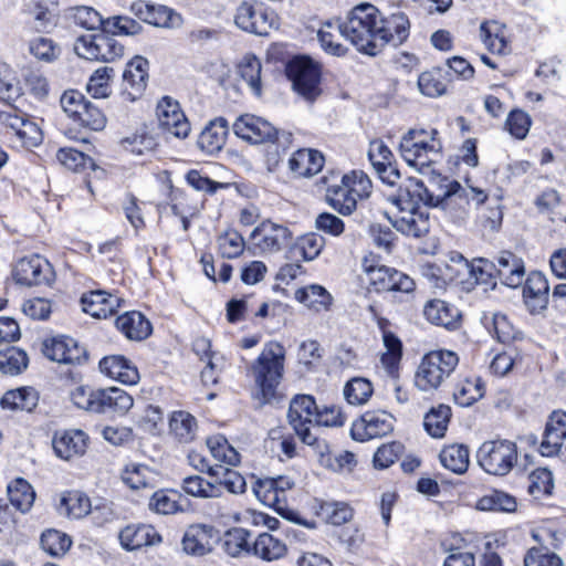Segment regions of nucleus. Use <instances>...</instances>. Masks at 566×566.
I'll use <instances>...</instances> for the list:
<instances>
[{
	"mask_svg": "<svg viewBox=\"0 0 566 566\" xmlns=\"http://www.w3.org/2000/svg\"><path fill=\"white\" fill-rule=\"evenodd\" d=\"M96 410L98 413H118L127 412L134 403L133 398L123 389L112 387L97 390Z\"/></svg>",
	"mask_w": 566,
	"mask_h": 566,
	"instance_id": "29",
	"label": "nucleus"
},
{
	"mask_svg": "<svg viewBox=\"0 0 566 566\" xmlns=\"http://www.w3.org/2000/svg\"><path fill=\"white\" fill-rule=\"evenodd\" d=\"M159 534L150 525H128L119 533L122 546L127 551H135L144 546L160 542Z\"/></svg>",
	"mask_w": 566,
	"mask_h": 566,
	"instance_id": "30",
	"label": "nucleus"
},
{
	"mask_svg": "<svg viewBox=\"0 0 566 566\" xmlns=\"http://www.w3.org/2000/svg\"><path fill=\"white\" fill-rule=\"evenodd\" d=\"M374 392L371 382L363 377H354L344 387V396L348 403L365 405Z\"/></svg>",
	"mask_w": 566,
	"mask_h": 566,
	"instance_id": "55",
	"label": "nucleus"
},
{
	"mask_svg": "<svg viewBox=\"0 0 566 566\" xmlns=\"http://www.w3.org/2000/svg\"><path fill=\"white\" fill-rule=\"evenodd\" d=\"M122 479L132 490L153 489L155 486V473L144 464L127 465L122 473Z\"/></svg>",
	"mask_w": 566,
	"mask_h": 566,
	"instance_id": "50",
	"label": "nucleus"
},
{
	"mask_svg": "<svg viewBox=\"0 0 566 566\" xmlns=\"http://www.w3.org/2000/svg\"><path fill=\"white\" fill-rule=\"evenodd\" d=\"M10 503L19 511L27 512L31 509L35 493L29 482L24 479H17L8 485Z\"/></svg>",
	"mask_w": 566,
	"mask_h": 566,
	"instance_id": "51",
	"label": "nucleus"
},
{
	"mask_svg": "<svg viewBox=\"0 0 566 566\" xmlns=\"http://www.w3.org/2000/svg\"><path fill=\"white\" fill-rule=\"evenodd\" d=\"M73 20L75 24L87 30H97L105 28V20L99 12L92 7L81 6L73 9Z\"/></svg>",
	"mask_w": 566,
	"mask_h": 566,
	"instance_id": "64",
	"label": "nucleus"
},
{
	"mask_svg": "<svg viewBox=\"0 0 566 566\" xmlns=\"http://www.w3.org/2000/svg\"><path fill=\"white\" fill-rule=\"evenodd\" d=\"M295 298L315 312L328 310L332 303L331 294L316 284L296 290Z\"/></svg>",
	"mask_w": 566,
	"mask_h": 566,
	"instance_id": "42",
	"label": "nucleus"
},
{
	"mask_svg": "<svg viewBox=\"0 0 566 566\" xmlns=\"http://www.w3.org/2000/svg\"><path fill=\"white\" fill-rule=\"evenodd\" d=\"M116 327L132 340H143L151 334L149 321L139 312H127L116 318Z\"/></svg>",
	"mask_w": 566,
	"mask_h": 566,
	"instance_id": "33",
	"label": "nucleus"
},
{
	"mask_svg": "<svg viewBox=\"0 0 566 566\" xmlns=\"http://www.w3.org/2000/svg\"><path fill=\"white\" fill-rule=\"evenodd\" d=\"M394 429V418L386 411H367L352 430L356 440L374 439L390 433Z\"/></svg>",
	"mask_w": 566,
	"mask_h": 566,
	"instance_id": "19",
	"label": "nucleus"
},
{
	"mask_svg": "<svg viewBox=\"0 0 566 566\" xmlns=\"http://www.w3.org/2000/svg\"><path fill=\"white\" fill-rule=\"evenodd\" d=\"M441 464L457 474H462L469 467V449L463 444H452L443 448L440 452Z\"/></svg>",
	"mask_w": 566,
	"mask_h": 566,
	"instance_id": "44",
	"label": "nucleus"
},
{
	"mask_svg": "<svg viewBox=\"0 0 566 566\" xmlns=\"http://www.w3.org/2000/svg\"><path fill=\"white\" fill-rule=\"evenodd\" d=\"M285 348L277 342L264 345L259 357L251 364L249 373L260 389L263 402L271 401L276 394L284 371Z\"/></svg>",
	"mask_w": 566,
	"mask_h": 566,
	"instance_id": "1",
	"label": "nucleus"
},
{
	"mask_svg": "<svg viewBox=\"0 0 566 566\" xmlns=\"http://www.w3.org/2000/svg\"><path fill=\"white\" fill-rule=\"evenodd\" d=\"M423 176L428 177V185L426 189L428 191L427 207L434 208L437 203L444 197V192L450 191L454 184L459 181L453 180L447 176H442L429 166V169H424Z\"/></svg>",
	"mask_w": 566,
	"mask_h": 566,
	"instance_id": "39",
	"label": "nucleus"
},
{
	"mask_svg": "<svg viewBox=\"0 0 566 566\" xmlns=\"http://www.w3.org/2000/svg\"><path fill=\"white\" fill-rule=\"evenodd\" d=\"M13 279L22 285L50 284L53 280L51 264L40 255L24 256L13 268Z\"/></svg>",
	"mask_w": 566,
	"mask_h": 566,
	"instance_id": "12",
	"label": "nucleus"
},
{
	"mask_svg": "<svg viewBox=\"0 0 566 566\" xmlns=\"http://www.w3.org/2000/svg\"><path fill=\"white\" fill-rule=\"evenodd\" d=\"M113 74V67L103 66L97 69L88 80V83L86 85L87 92L94 98L107 97L111 93L109 80Z\"/></svg>",
	"mask_w": 566,
	"mask_h": 566,
	"instance_id": "63",
	"label": "nucleus"
},
{
	"mask_svg": "<svg viewBox=\"0 0 566 566\" xmlns=\"http://www.w3.org/2000/svg\"><path fill=\"white\" fill-rule=\"evenodd\" d=\"M386 216L392 227L402 234L420 238L429 231V216L419 209L398 210L394 218Z\"/></svg>",
	"mask_w": 566,
	"mask_h": 566,
	"instance_id": "24",
	"label": "nucleus"
},
{
	"mask_svg": "<svg viewBox=\"0 0 566 566\" xmlns=\"http://www.w3.org/2000/svg\"><path fill=\"white\" fill-rule=\"evenodd\" d=\"M528 493L535 500L551 496L554 490L552 472L546 468H538L528 475Z\"/></svg>",
	"mask_w": 566,
	"mask_h": 566,
	"instance_id": "53",
	"label": "nucleus"
},
{
	"mask_svg": "<svg viewBox=\"0 0 566 566\" xmlns=\"http://www.w3.org/2000/svg\"><path fill=\"white\" fill-rule=\"evenodd\" d=\"M71 538L56 530H49L41 536V547L52 556H62L71 547Z\"/></svg>",
	"mask_w": 566,
	"mask_h": 566,
	"instance_id": "62",
	"label": "nucleus"
},
{
	"mask_svg": "<svg viewBox=\"0 0 566 566\" xmlns=\"http://www.w3.org/2000/svg\"><path fill=\"white\" fill-rule=\"evenodd\" d=\"M496 276L509 287H518L524 282V261L510 251H501L496 256Z\"/></svg>",
	"mask_w": 566,
	"mask_h": 566,
	"instance_id": "22",
	"label": "nucleus"
},
{
	"mask_svg": "<svg viewBox=\"0 0 566 566\" xmlns=\"http://www.w3.org/2000/svg\"><path fill=\"white\" fill-rule=\"evenodd\" d=\"M379 10L369 3L356 6L345 22L337 25L338 32L349 40L358 51L376 55V30Z\"/></svg>",
	"mask_w": 566,
	"mask_h": 566,
	"instance_id": "2",
	"label": "nucleus"
},
{
	"mask_svg": "<svg viewBox=\"0 0 566 566\" xmlns=\"http://www.w3.org/2000/svg\"><path fill=\"white\" fill-rule=\"evenodd\" d=\"M294 486V482L289 476L279 475L276 478H266L260 480L254 488V493L264 504H273L277 502L275 490L277 492H286Z\"/></svg>",
	"mask_w": 566,
	"mask_h": 566,
	"instance_id": "40",
	"label": "nucleus"
},
{
	"mask_svg": "<svg viewBox=\"0 0 566 566\" xmlns=\"http://www.w3.org/2000/svg\"><path fill=\"white\" fill-rule=\"evenodd\" d=\"M148 78V61L142 56H135L123 73L125 91L132 99H136L146 88Z\"/></svg>",
	"mask_w": 566,
	"mask_h": 566,
	"instance_id": "27",
	"label": "nucleus"
},
{
	"mask_svg": "<svg viewBox=\"0 0 566 566\" xmlns=\"http://www.w3.org/2000/svg\"><path fill=\"white\" fill-rule=\"evenodd\" d=\"M516 499L509 493L493 490L483 495L476 502V509L480 511H494L513 513L516 511Z\"/></svg>",
	"mask_w": 566,
	"mask_h": 566,
	"instance_id": "49",
	"label": "nucleus"
},
{
	"mask_svg": "<svg viewBox=\"0 0 566 566\" xmlns=\"http://www.w3.org/2000/svg\"><path fill=\"white\" fill-rule=\"evenodd\" d=\"M325 245V240L317 233H308L301 237L291 248L292 256L301 255L304 261L316 259Z\"/></svg>",
	"mask_w": 566,
	"mask_h": 566,
	"instance_id": "54",
	"label": "nucleus"
},
{
	"mask_svg": "<svg viewBox=\"0 0 566 566\" xmlns=\"http://www.w3.org/2000/svg\"><path fill=\"white\" fill-rule=\"evenodd\" d=\"M251 533L242 527H234L224 534L223 548L231 557L252 553Z\"/></svg>",
	"mask_w": 566,
	"mask_h": 566,
	"instance_id": "43",
	"label": "nucleus"
},
{
	"mask_svg": "<svg viewBox=\"0 0 566 566\" xmlns=\"http://www.w3.org/2000/svg\"><path fill=\"white\" fill-rule=\"evenodd\" d=\"M159 127L178 138H186L190 133V124L177 101L169 96L163 97L156 107Z\"/></svg>",
	"mask_w": 566,
	"mask_h": 566,
	"instance_id": "14",
	"label": "nucleus"
},
{
	"mask_svg": "<svg viewBox=\"0 0 566 566\" xmlns=\"http://www.w3.org/2000/svg\"><path fill=\"white\" fill-rule=\"evenodd\" d=\"M457 271L468 272V276L474 279L478 284H491L496 276L495 263L486 259H476L469 262L463 255H457Z\"/></svg>",
	"mask_w": 566,
	"mask_h": 566,
	"instance_id": "35",
	"label": "nucleus"
},
{
	"mask_svg": "<svg viewBox=\"0 0 566 566\" xmlns=\"http://www.w3.org/2000/svg\"><path fill=\"white\" fill-rule=\"evenodd\" d=\"M291 231L283 224L270 220L263 221L251 233L253 244L264 253L283 249L291 240Z\"/></svg>",
	"mask_w": 566,
	"mask_h": 566,
	"instance_id": "15",
	"label": "nucleus"
},
{
	"mask_svg": "<svg viewBox=\"0 0 566 566\" xmlns=\"http://www.w3.org/2000/svg\"><path fill=\"white\" fill-rule=\"evenodd\" d=\"M376 30V54L386 45L398 46L409 36L410 22L402 12L392 13L384 18L379 13Z\"/></svg>",
	"mask_w": 566,
	"mask_h": 566,
	"instance_id": "13",
	"label": "nucleus"
},
{
	"mask_svg": "<svg viewBox=\"0 0 566 566\" xmlns=\"http://www.w3.org/2000/svg\"><path fill=\"white\" fill-rule=\"evenodd\" d=\"M99 369L108 377L126 385H135L139 380L136 366L122 355L104 357L99 361Z\"/></svg>",
	"mask_w": 566,
	"mask_h": 566,
	"instance_id": "25",
	"label": "nucleus"
},
{
	"mask_svg": "<svg viewBox=\"0 0 566 566\" xmlns=\"http://www.w3.org/2000/svg\"><path fill=\"white\" fill-rule=\"evenodd\" d=\"M548 282L541 272H531L525 280L523 297L531 313H538L548 304Z\"/></svg>",
	"mask_w": 566,
	"mask_h": 566,
	"instance_id": "23",
	"label": "nucleus"
},
{
	"mask_svg": "<svg viewBox=\"0 0 566 566\" xmlns=\"http://www.w3.org/2000/svg\"><path fill=\"white\" fill-rule=\"evenodd\" d=\"M488 195L480 188H464L460 182L454 184L450 191L437 203L438 208L452 218L462 219L468 212L471 202L476 206L484 203Z\"/></svg>",
	"mask_w": 566,
	"mask_h": 566,
	"instance_id": "9",
	"label": "nucleus"
},
{
	"mask_svg": "<svg viewBox=\"0 0 566 566\" xmlns=\"http://www.w3.org/2000/svg\"><path fill=\"white\" fill-rule=\"evenodd\" d=\"M171 433L182 443L191 442L197 433V421L186 411H175L169 421Z\"/></svg>",
	"mask_w": 566,
	"mask_h": 566,
	"instance_id": "47",
	"label": "nucleus"
},
{
	"mask_svg": "<svg viewBox=\"0 0 566 566\" xmlns=\"http://www.w3.org/2000/svg\"><path fill=\"white\" fill-rule=\"evenodd\" d=\"M181 15L166 6H151L148 24L158 28L178 29L182 25Z\"/></svg>",
	"mask_w": 566,
	"mask_h": 566,
	"instance_id": "60",
	"label": "nucleus"
},
{
	"mask_svg": "<svg viewBox=\"0 0 566 566\" xmlns=\"http://www.w3.org/2000/svg\"><path fill=\"white\" fill-rule=\"evenodd\" d=\"M233 132L238 137L253 144L273 142L277 136V130L271 123L250 114L242 115L234 122Z\"/></svg>",
	"mask_w": 566,
	"mask_h": 566,
	"instance_id": "16",
	"label": "nucleus"
},
{
	"mask_svg": "<svg viewBox=\"0 0 566 566\" xmlns=\"http://www.w3.org/2000/svg\"><path fill=\"white\" fill-rule=\"evenodd\" d=\"M459 364L457 353L438 349L427 353L415 375V385L421 391H432L440 388L452 375Z\"/></svg>",
	"mask_w": 566,
	"mask_h": 566,
	"instance_id": "3",
	"label": "nucleus"
},
{
	"mask_svg": "<svg viewBox=\"0 0 566 566\" xmlns=\"http://www.w3.org/2000/svg\"><path fill=\"white\" fill-rule=\"evenodd\" d=\"M326 201L339 213L350 214L357 206L345 177H342L340 184L332 185L326 191Z\"/></svg>",
	"mask_w": 566,
	"mask_h": 566,
	"instance_id": "37",
	"label": "nucleus"
},
{
	"mask_svg": "<svg viewBox=\"0 0 566 566\" xmlns=\"http://www.w3.org/2000/svg\"><path fill=\"white\" fill-rule=\"evenodd\" d=\"M450 416L451 409L448 406L440 405L438 408H432L424 416V429L433 438L443 437L448 427Z\"/></svg>",
	"mask_w": 566,
	"mask_h": 566,
	"instance_id": "57",
	"label": "nucleus"
},
{
	"mask_svg": "<svg viewBox=\"0 0 566 566\" xmlns=\"http://www.w3.org/2000/svg\"><path fill=\"white\" fill-rule=\"evenodd\" d=\"M286 75L293 88L308 101H314L321 93V69L307 56H295L286 65Z\"/></svg>",
	"mask_w": 566,
	"mask_h": 566,
	"instance_id": "7",
	"label": "nucleus"
},
{
	"mask_svg": "<svg viewBox=\"0 0 566 566\" xmlns=\"http://www.w3.org/2000/svg\"><path fill=\"white\" fill-rule=\"evenodd\" d=\"M235 24L243 31L264 36L276 29L279 22L273 11L243 2L237 10Z\"/></svg>",
	"mask_w": 566,
	"mask_h": 566,
	"instance_id": "10",
	"label": "nucleus"
},
{
	"mask_svg": "<svg viewBox=\"0 0 566 566\" xmlns=\"http://www.w3.org/2000/svg\"><path fill=\"white\" fill-rule=\"evenodd\" d=\"M75 53L85 60L111 62L123 56L124 46L112 32L80 36L74 44Z\"/></svg>",
	"mask_w": 566,
	"mask_h": 566,
	"instance_id": "6",
	"label": "nucleus"
},
{
	"mask_svg": "<svg viewBox=\"0 0 566 566\" xmlns=\"http://www.w3.org/2000/svg\"><path fill=\"white\" fill-rule=\"evenodd\" d=\"M437 130L430 133L424 129H410L401 138L399 148L402 158L410 166L416 167L421 174L431 165L430 153H437L439 144L434 140Z\"/></svg>",
	"mask_w": 566,
	"mask_h": 566,
	"instance_id": "5",
	"label": "nucleus"
},
{
	"mask_svg": "<svg viewBox=\"0 0 566 566\" xmlns=\"http://www.w3.org/2000/svg\"><path fill=\"white\" fill-rule=\"evenodd\" d=\"M450 82L451 77L448 70L433 67L419 75L418 87L428 97H439L447 94Z\"/></svg>",
	"mask_w": 566,
	"mask_h": 566,
	"instance_id": "32",
	"label": "nucleus"
},
{
	"mask_svg": "<svg viewBox=\"0 0 566 566\" xmlns=\"http://www.w3.org/2000/svg\"><path fill=\"white\" fill-rule=\"evenodd\" d=\"M324 163L321 153L313 149H300L289 159V168L295 177H308L317 174Z\"/></svg>",
	"mask_w": 566,
	"mask_h": 566,
	"instance_id": "31",
	"label": "nucleus"
},
{
	"mask_svg": "<svg viewBox=\"0 0 566 566\" xmlns=\"http://www.w3.org/2000/svg\"><path fill=\"white\" fill-rule=\"evenodd\" d=\"M219 252L223 258L234 259L242 254L244 251L243 237L233 229H229L218 237Z\"/></svg>",
	"mask_w": 566,
	"mask_h": 566,
	"instance_id": "59",
	"label": "nucleus"
},
{
	"mask_svg": "<svg viewBox=\"0 0 566 566\" xmlns=\"http://www.w3.org/2000/svg\"><path fill=\"white\" fill-rule=\"evenodd\" d=\"M212 457L218 461L230 465H237L240 462L238 451L228 442L226 437L216 434L209 437L206 441Z\"/></svg>",
	"mask_w": 566,
	"mask_h": 566,
	"instance_id": "56",
	"label": "nucleus"
},
{
	"mask_svg": "<svg viewBox=\"0 0 566 566\" xmlns=\"http://www.w3.org/2000/svg\"><path fill=\"white\" fill-rule=\"evenodd\" d=\"M252 554L265 562L277 560L286 554V545L272 534L262 533L252 543Z\"/></svg>",
	"mask_w": 566,
	"mask_h": 566,
	"instance_id": "38",
	"label": "nucleus"
},
{
	"mask_svg": "<svg viewBox=\"0 0 566 566\" xmlns=\"http://www.w3.org/2000/svg\"><path fill=\"white\" fill-rule=\"evenodd\" d=\"M87 437L82 430L55 433L52 444L56 455L64 460L82 455L86 450Z\"/></svg>",
	"mask_w": 566,
	"mask_h": 566,
	"instance_id": "28",
	"label": "nucleus"
},
{
	"mask_svg": "<svg viewBox=\"0 0 566 566\" xmlns=\"http://www.w3.org/2000/svg\"><path fill=\"white\" fill-rule=\"evenodd\" d=\"M59 510L69 517L82 518L92 511L88 496L78 491L67 492L61 497Z\"/></svg>",
	"mask_w": 566,
	"mask_h": 566,
	"instance_id": "48",
	"label": "nucleus"
},
{
	"mask_svg": "<svg viewBox=\"0 0 566 566\" xmlns=\"http://www.w3.org/2000/svg\"><path fill=\"white\" fill-rule=\"evenodd\" d=\"M539 451L544 457L557 455L566 461V412L556 410L551 413Z\"/></svg>",
	"mask_w": 566,
	"mask_h": 566,
	"instance_id": "11",
	"label": "nucleus"
},
{
	"mask_svg": "<svg viewBox=\"0 0 566 566\" xmlns=\"http://www.w3.org/2000/svg\"><path fill=\"white\" fill-rule=\"evenodd\" d=\"M423 314L430 323L448 329L455 328L460 317L458 308L441 300L429 301L424 305Z\"/></svg>",
	"mask_w": 566,
	"mask_h": 566,
	"instance_id": "36",
	"label": "nucleus"
},
{
	"mask_svg": "<svg viewBox=\"0 0 566 566\" xmlns=\"http://www.w3.org/2000/svg\"><path fill=\"white\" fill-rule=\"evenodd\" d=\"M28 366L25 352L18 347H8L0 352V371L8 375H18Z\"/></svg>",
	"mask_w": 566,
	"mask_h": 566,
	"instance_id": "58",
	"label": "nucleus"
},
{
	"mask_svg": "<svg viewBox=\"0 0 566 566\" xmlns=\"http://www.w3.org/2000/svg\"><path fill=\"white\" fill-rule=\"evenodd\" d=\"M427 199L428 191L424 182L412 177L399 186L396 195L389 197L398 210L419 209L420 203L427 206Z\"/></svg>",
	"mask_w": 566,
	"mask_h": 566,
	"instance_id": "21",
	"label": "nucleus"
},
{
	"mask_svg": "<svg viewBox=\"0 0 566 566\" xmlns=\"http://www.w3.org/2000/svg\"><path fill=\"white\" fill-rule=\"evenodd\" d=\"M179 499L178 492L156 491L150 497L149 509L160 514H174L182 510Z\"/></svg>",
	"mask_w": 566,
	"mask_h": 566,
	"instance_id": "61",
	"label": "nucleus"
},
{
	"mask_svg": "<svg viewBox=\"0 0 566 566\" xmlns=\"http://www.w3.org/2000/svg\"><path fill=\"white\" fill-rule=\"evenodd\" d=\"M216 532L212 526L190 525L181 541L182 549L188 555L203 556L212 551Z\"/></svg>",
	"mask_w": 566,
	"mask_h": 566,
	"instance_id": "20",
	"label": "nucleus"
},
{
	"mask_svg": "<svg viewBox=\"0 0 566 566\" xmlns=\"http://www.w3.org/2000/svg\"><path fill=\"white\" fill-rule=\"evenodd\" d=\"M83 311L96 318H106L119 307V297L105 291H91L81 298Z\"/></svg>",
	"mask_w": 566,
	"mask_h": 566,
	"instance_id": "26",
	"label": "nucleus"
},
{
	"mask_svg": "<svg viewBox=\"0 0 566 566\" xmlns=\"http://www.w3.org/2000/svg\"><path fill=\"white\" fill-rule=\"evenodd\" d=\"M229 132L227 119L218 117L211 120L201 132L198 138V145L209 154L219 151L226 144Z\"/></svg>",
	"mask_w": 566,
	"mask_h": 566,
	"instance_id": "34",
	"label": "nucleus"
},
{
	"mask_svg": "<svg viewBox=\"0 0 566 566\" xmlns=\"http://www.w3.org/2000/svg\"><path fill=\"white\" fill-rule=\"evenodd\" d=\"M3 409L31 411L38 405V394L32 388H18L7 391L0 400Z\"/></svg>",
	"mask_w": 566,
	"mask_h": 566,
	"instance_id": "41",
	"label": "nucleus"
},
{
	"mask_svg": "<svg viewBox=\"0 0 566 566\" xmlns=\"http://www.w3.org/2000/svg\"><path fill=\"white\" fill-rule=\"evenodd\" d=\"M43 354L60 364H82L86 360V349L66 336L54 337L43 343Z\"/></svg>",
	"mask_w": 566,
	"mask_h": 566,
	"instance_id": "18",
	"label": "nucleus"
},
{
	"mask_svg": "<svg viewBox=\"0 0 566 566\" xmlns=\"http://www.w3.org/2000/svg\"><path fill=\"white\" fill-rule=\"evenodd\" d=\"M182 490L195 497L209 499L221 496V485L209 482L200 475H189L182 480Z\"/></svg>",
	"mask_w": 566,
	"mask_h": 566,
	"instance_id": "52",
	"label": "nucleus"
},
{
	"mask_svg": "<svg viewBox=\"0 0 566 566\" xmlns=\"http://www.w3.org/2000/svg\"><path fill=\"white\" fill-rule=\"evenodd\" d=\"M476 458L480 467L486 473L504 476L517 462V448L510 440H490L481 444Z\"/></svg>",
	"mask_w": 566,
	"mask_h": 566,
	"instance_id": "4",
	"label": "nucleus"
},
{
	"mask_svg": "<svg viewBox=\"0 0 566 566\" xmlns=\"http://www.w3.org/2000/svg\"><path fill=\"white\" fill-rule=\"evenodd\" d=\"M533 538L536 539L542 547L530 548L524 557L525 566H564L563 560L555 553L549 552V547L544 545L548 539L551 547L557 548L560 539L556 532L542 530L533 532Z\"/></svg>",
	"mask_w": 566,
	"mask_h": 566,
	"instance_id": "17",
	"label": "nucleus"
},
{
	"mask_svg": "<svg viewBox=\"0 0 566 566\" xmlns=\"http://www.w3.org/2000/svg\"><path fill=\"white\" fill-rule=\"evenodd\" d=\"M316 413L317 406L310 395H297L290 402L289 422L300 439L308 446L316 441L315 436L311 432V426L316 424Z\"/></svg>",
	"mask_w": 566,
	"mask_h": 566,
	"instance_id": "8",
	"label": "nucleus"
},
{
	"mask_svg": "<svg viewBox=\"0 0 566 566\" xmlns=\"http://www.w3.org/2000/svg\"><path fill=\"white\" fill-rule=\"evenodd\" d=\"M261 69V61L255 55L250 54L245 55L238 64V73L241 80L256 96L262 93Z\"/></svg>",
	"mask_w": 566,
	"mask_h": 566,
	"instance_id": "46",
	"label": "nucleus"
},
{
	"mask_svg": "<svg viewBox=\"0 0 566 566\" xmlns=\"http://www.w3.org/2000/svg\"><path fill=\"white\" fill-rule=\"evenodd\" d=\"M316 514L328 524L342 525L353 518L354 511L345 502L328 501L319 503Z\"/></svg>",
	"mask_w": 566,
	"mask_h": 566,
	"instance_id": "45",
	"label": "nucleus"
}]
</instances>
